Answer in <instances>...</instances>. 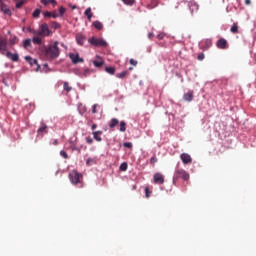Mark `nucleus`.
<instances>
[{"instance_id":"1","label":"nucleus","mask_w":256,"mask_h":256,"mask_svg":"<svg viewBox=\"0 0 256 256\" xmlns=\"http://www.w3.org/2000/svg\"><path fill=\"white\" fill-rule=\"evenodd\" d=\"M44 55L48 61L57 59V57L60 55L59 42L56 41L52 45L44 48Z\"/></svg>"},{"instance_id":"2","label":"nucleus","mask_w":256,"mask_h":256,"mask_svg":"<svg viewBox=\"0 0 256 256\" xmlns=\"http://www.w3.org/2000/svg\"><path fill=\"white\" fill-rule=\"evenodd\" d=\"M69 179L72 185H80V187H83V174L79 173L77 170H72L69 173Z\"/></svg>"},{"instance_id":"3","label":"nucleus","mask_w":256,"mask_h":256,"mask_svg":"<svg viewBox=\"0 0 256 256\" xmlns=\"http://www.w3.org/2000/svg\"><path fill=\"white\" fill-rule=\"evenodd\" d=\"M189 178V173H187V171H185L184 169L180 168L177 169L174 173L173 183H175V181H179V179H183V181H189Z\"/></svg>"},{"instance_id":"4","label":"nucleus","mask_w":256,"mask_h":256,"mask_svg":"<svg viewBox=\"0 0 256 256\" xmlns=\"http://www.w3.org/2000/svg\"><path fill=\"white\" fill-rule=\"evenodd\" d=\"M88 43H90V45H93L94 47H107V41H105L102 38H95V37H91L88 39Z\"/></svg>"},{"instance_id":"5","label":"nucleus","mask_w":256,"mask_h":256,"mask_svg":"<svg viewBox=\"0 0 256 256\" xmlns=\"http://www.w3.org/2000/svg\"><path fill=\"white\" fill-rule=\"evenodd\" d=\"M153 179L156 185H163L165 183V176L159 172L154 174Z\"/></svg>"},{"instance_id":"6","label":"nucleus","mask_w":256,"mask_h":256,"mask_svg":"<svg viewBox=\"0 0 256 256\" xmlns=\"http://www.w3.org/2000/svg\"><path fill=\"white\" fill-rule=\"evenodd\" d=\"M180 159L184 165H189V164L193 163V158H191V155H189L187 153H182L180 155Z\"/></svg>"},{"instance_id":"7","label":"nucleus","mask_w":256,"mask_h":256,"mask_svg":"<svg viewBox=\"0 0 256 256\" xmlns=\"http://www.w3.org/2000/svg\"><path fill=\"white\" fill-rule=\"evenodd\" d=\"M25 61L29 63L30 67H36V71H39V64L37 60L33 59L31 56H25Z\"/></svg>"},{"instance_id":"8","label":"nucleus","mask_w":256,"mask_h":256,"mask_svg":"<svg viewBox=\"0 0 256 256\" xmlns=\"http://www.w3.org/2000/svg\"><path fill=\"white\" fill-rule=\"evenodd\" d=\"M195 97V92L193 90H189L188 92L184 93L183 99L184 101H187L188 103H191Z\"/></svg>"},{"instance_id":"9","label":"nucleus","mask_w":256,"mask_h":256,"mask_svg":"<svg viewBox=\"0 0 256 256\" xmlns=\"http://www.w3.org/2000/svg\"><path fill=\"white\" fill-rule=\"evenodd\" d=\"M40 30L43 34V37H49V35H51V30H49V25H47L46 23L41 24Z\"/></svg>"},{"instance_id":"10","label":"nucleus","mask_w":256,"mask_h":256,"mask_svg":"<svg viewBox=\"0 0 256 256\" xmlns=\"http://www.w3.org/2000/svg\"><path fill=\"white\" fill-rule=\"evenodd\" d=\"M5 51H7V39L4 37H0V53L5 55Z\"/></svg>"},{"instance_id":"11","label":"nucleus","mask_w":256,"mask_h":256,"mask_svg":"<svg viewBox=\"0 0 256 256\" xmlns=\"http://www.w3.org/2000/svg\"><path fill=\"white\" fill-rule=\"evenodd\" d=\"M69 57H70L72 63H74V65H77V63H83V61H84L83 58L79 57V54L70 53Z\"/></svg>"},{"instance_id":"12","label":"nucleus","mask_w":256,"mask_h":256,"mask_svg":"<svg viewBox=\"0 0 256 256\" xmlns=\"http://www.w3.org/2000/svg\"><path fill=\"white\" fill-rule=\"evenodd\" d=\"M216 46L218 47V49H227V40H225V38L219 39L216 43Z\"/></svg>"},{"instance_id":"13","label":"nucleus","mask_w":256,"mask_h":256,"mask_svg":"<svg viewBox=\"0 0 256 256\" xmlns=\"http://www.w3.org/2000/svg\"><path fill=\"white\" fill-rule=\"evenodd\" d=\"M188 7H189L191 13H195V11H199V4H197V2H195V1H190L188 3Z\"/></svg>"},{"instance_id":"14","label":"nucleus","mask_w":256,"mask_h":256,"mask_svg":"<svg viewBox=\"0 0 256 256\" xmlns=\"http://www.w3.org/2000/svg\"><path fill=\"white\" fill-rule=\"evenodd\" d=\"M86 39L87 38L85 37V35H83L81 33L76 34V41H77L78 45H84Z\"/></svg>"},{"instance_id":"15","label":"nucleus","mask_w":256,"mask_h":256,"mask_svg":"<svg viewBox=\"0 0 256 256\" xmlns=\"http://www.w3.org/2000/svg\"><path fill=\"white\" fill-rule=\"evenodd\" d=\"M6 57L8 59H11V61H14V63H17V61H19V54L17 53L13 54L12 52H7Z\"/></svg>"},{"instance_id":"16","label":"nucleus","mask_w":256,"mask_h":256,"mask_svg":"<svg viewBox=\"0 0 256 256\" xmlns=\"http://www.w3.org/2000/svg\"><path fill=\"white\" fill-rule=\"evenodd\" d=\"M1 11L4 13V15H8V17H11L12 15L11 9H9V7H7L5 4H1Z\"/></svg>"},{"instance_id":"17","label":"nucleus","mask_w":256,"mask_h":256,"mask_svg":"<svg viewBox=\"0 0 256 256\" xmlns=\"http://www.w3.org/2000/svg\"><path fill=\"white\" fill-rule=\"evenodd\" d=\"M47 129H48L47 125L42 123V125L39 127L37 131L38 135H41L43 137L44 133L45 134L48 133Z\"/></svg>"},{"instance_id":"18","label":"nucleus","mask_w":256,"mask_h":256,"mask_svg":"<svg viewBox=\"0 0 256 256\" xmlns=\"http://www.w3.org/2000/svg\"><path fill=\"white\" fill-rule=\"evenodd\" d=\"M92 135H93V138L95 139V141H98V142L103 141V138H101V136H100V135H103L102 131H94L92 133Z\"/></svg>"},{"instance_id":"19","label":"nucleus","mask_w":256,"mask_h":256,"mask_svg":"<svg viewBox=\"0 0 256 256\" xmlns=\"http://www.w3.org/2000/svg\"><path fill=\"white\" fill-rule=\"evenodd\" d=\"M119 125V120L117 118H112L109 122V128L110 129H115Z\"/></svg>"},{"instance_id":"20","label":"nucleus","mask_w":256,"mask_h":256,"mask_svg":"<svg viewBox=\"0 0 256 256\" xmlns=\"http://www.w3.org/2000/svg\"><path fill=\"white\" fill-rule=\"evenodd\" d=\"M44 17H53V19H57V17H59V15H57V10H55L53 12L46 11V12H44Z\"/></svg>"},{"instance_id":"21","label":"nucleus","mask_w":256,"mask_h":256,"mask_svg":"<svg viewBox=\"0 0 256 256\" xmlns=\"http://www.w3.org/2000/svg\"><path fill=\"white\" fill-rule=\"evenodd\" d=\"M70 147L72 149V151H78L81 152V148L77 147V142L76 140H70Z\"/></svg>"},{"instance_id":"22","label":"nucleus","mask_w":256,"mask_h":256,"mask_svg":"<svg viewBox=\"0 0 256 256\" xmlns=\"http://www.w3.org/2000/svg\"><path fill=\"white\" fill-rule=\"evenodd\" d=\"M93 27H95V29L98 31H101L103 29V23H101L99 20H96L93 22Z\"/></svg>"},{"instance_id":"23","label":"nucleus","mask_w":256,"mask_h":256,"mask_svg":"<svg viewBox=\"0 0 256 256\" xmlns=\"http://www.w3.org/2000/svg\"><path fill=\"white\" fill-rule=\"evenodd\" d=\"M84 15L87 17L88 21H91L93 18V12L91 11V8H87L84 12Z\"/></svg>"},{"instance_id":"24","label":"nucleus","mask_w":256,"mask_h":256,"mask_svg":"<svg viewBox=\"0 0 256 256\" xmlns=\"http://www.w3.org/2000/svg\"><path fill=\"white\" fill-rule=\"evenodd\" d=\"M32 43H34V45H41V43H43V40L39 36H34L32 38Z\"/></svg>"},{"instance_id":"25","label":"nucleus","mask_w":256,"mask_h":256,"mask_svg":"<svg viewBox=\"0 0 256 256\" xmlns=\"http://www.w3.org/2000/svg\"><path fill=\"white\" fill-rule=\"evenodd\" d=\"M63 89L66 93H71V91H73V87L69 86V82H64Z\"/></svg>"},{"instance_id":"26","label":"nucleus","mask_w":256,"mask_h":256,"mask_svg":"<svg viewBox=\"0 0 256 256\" xmlns=\"http://www.w3.org/2000/svg\"><path fill=\"white\" fill-rule=\"evenodd\" d=\"M67 9H65V7H60L59 11L56 10V15H58V17H63V15H65Z\"/></svg>"},{"instance_id":"27","label":"nucleus","mask_w":256,"mask_h":256,"mask_svg":"<svg viewBox=\"0 0 256 256\" xmlns=\"http://www.w3.org/2000/svg\"><path fill=\"white\" fill-rule=\"evenodd\" d=\"M119 131H121V133H125V131H127V123L125 121L120 122Z\"/></svg>"},{"instance_id":"28","label":"nucleus","mask_w":256,"mask_h":256,"mask_svg":"<svg viewBox=\"0 0 256 256\" xmlns=\"http://www.w3.org/2000/svg\"><path fill=\"white\" fill-rule=\"evenodd\" d=\"M230 31H231V33H234V34L239 33V25L237 23H233Z\"/></svg>"},{"instance_id":"29","label":"nucleus","mask_w":256,"mask_h":256,"mask_svg":"<svg viewBox=\"0 0 256 256\" xmlns=\"http://www.w3.org/2000/svg\"><path fill=\"white\" fill-rule=\"evenodd\" d=\"M127 75H129V71H122V72L116 74V77H118V79H125V77H127Z\"/></svg>"},{"instance_id":"30","label":"nucleus","mask_w":256,"mask_h":256,"mask_svg":"<svg viewBox=\"0 0 256 256\" xmlns=\"http://www.w3.org/2000/svg\"><path fill=\"white\" fill-rule=\"evenodd\" d=\"M32 35H34V37H45V36H43V32H41V29L33 30Z\"/></svg>"},{"instance_id":"31","label":"nucleus","mask_w":256,"mask_h":256,"mask_svg":"<svg viewBox=\"0 0 256 256\" xmlns=\"http://www.w3.org/2000/svg\"><path fill=\"white\" fill-rule=\"evenodd\" d=\"M202 49H209V47H211V45H213V43L211 42V40H205V45L203 46V43L200 44Z\"/></svg>"},{"instance_id":"32","label":"nucleus","mask_w":256,"mask_h":256,"mask_svg":"<svg viewBox=\"0 0 256 256\" xmlns=\"http://www.w3.org/2000/svg\"><path fill=\"white\" fill-rule=\"evenodd\" d=\"M23 47H24V49L31 47V39L28 38V39L24 40Z\"/></svg>"},{"instance_id":"33","label":"nucleus","mask_w":256,"mask_h":256,"mask_svg":"<svg viewBox=\"0 0 256 256\" xmlns=\"http://www.w3.org/2000/svg\"><path fill=\"white\" fill-rule=\"evenodd\" d=\"M105 71L109 73V75H115V67H106Z\"/></svg>"},{"instance_id":"34","label":"nucleus","mask_w":256,"mask_h":256,"mask_svg":"<svg viewBox=\"0 0 256 256\" xmlns=\"http://www.w3.org/2000/svg\"><path fill=\"white\" fill-rule=\"evenodd\" d=\"M39 15H41V9L37 8V9L33 12L32 16H33L35 19H37V18L39 17Z\"/></svg>"},{"instance_id":"35","label":"nucleus","mask_w":256,"mask_h":256,"mask_svg":"<svg viewBox=\"0 0 256 256\" xmlns=\"http://www.w3.org/2000/svg\"><path fill=\"white\" fill-rule=\"evenodd\" d=\"M104 63H105V62H103V61L94 60L93 65H94L95 67H103V64H104Z\"/></svg>"},{"instance_id":"36","label":"nucleus","mask_w":256,"mask_h":256,"mask_svg":"<svg viewBox=\"0 0 256 256\" xmlns=\"http://www.w3.org/2000/svg\"><path fill=\"white\" fill-rule=\"evenodd\" d=\"M129 167V165H127V162H123L120 165V171H127V168Z\"/></svg>"},{"instance_id":"37","label":"nucleus","mask_w":256,"mask_h":256,"mask_svg":"<svg viewBox=\"0 0 256 256\" xmlns=\"http://www.w3.org/2000/svg\"><path fill=\"white\" fill-rule=\"evenodd\" d=\"M60 155L63 157V159H69V154H67L65 150H61Z\"/></svg>"},{"instance_id":"38","label":"nucleus","mask_w":256,"mask_h":256,"mask_svg":"<svg viewBox=\"0 0 256 256\" xmlns=\"http://www.w3.org/2000/svg\"><path fill=\"white\" fill-rule=\"evenodd\" d=\"M157 156H152L151 159H150V163L155 166V163H157Z\"/></svg>"},{"instance_id":"39","label":"nucleus","mask_w":256,"mask_h":256,"mask_svg":"<svg viewBox=\"0 0 256 256\" xmlns=\"http://www.w3.org/2000/svg\"><path fill=\"white\" fill-rule=\"evenodd\" d=\"M123 146L126 147L127 149H131V147H133V143H131V142H125V143L123 144Z\"/></svg>"},{"instance_id":"40","label":"nucleus","mask_w":256,"mask_h":256,"mask_svg":"<svg viewBox=\"0 0 256 256\" xmlns=\"http://www.w3.org/2000/svg\"><path fill=\"white\" fill-rule=\"evenodd\" d=\"M22 5H25V2L19 1L16 3V9H21Z\"/></svg>"},{"instance_id":"41","label":"nucleus","mask_w":256,"mask_h":256,"mask_svg":"<svg viewBox=\"0 0 256 256\" xmlns=\"http://www.w3.org/2000/svg\"><path fill=\"white\" fill-rule=\"evenodd\" d=\"M145 195L147 198L151 197V191H149V187L145 188Z\"/></svg>"},{"instance_id":"42","label":"nucleus","mask_w":256,"mask_h":256,"mask_svg":"<svg viewBox=\"0 0 256 256\" xmlns=\"http://www.w3.org/2000/svg\"><path fill=\"white\" fill-rule=\"evenodd\" d=\"M97 107H99L98 104H94L92 107V113L95 115V113H97Z\"/></svg>"},{"instance_id":"43","label":"nucleus","mask_w":256,"mask_h":256,"mask_svg":"<svg viewBox=\"0 0 256 256\" xmlns=\"http://www.w3.org/2000/svg\"><path fill=\"white\" fill-rule=\"evenodd\" d=\"M197 59H198L199 61H203V60L205 59V54H203V53L199 54L198 57H197Z\"/></svg>"},{"instance_id":"44","label":"nucleus","mask_w":256,"mask_h":256,"mask_svg":"<svg viewBox=\"0 0 256 256\" xmlns=\"http://www.w3.org/2000/svg\"><path fill=\"white\" fill-rule=\"evenodd\" d=\"M130 65H133V67H137V60L130 59Z\"/></svg>"},{"instance_id":"45","label":"nucleus","mask_w":256,"mask_h":256,"mask_svg":"<svg viewBox=\"0 0 256 256\" xmlns=\"http://www.w3.org/2000/svg\"><path fill=\"white\" fill-rule=\"evenodd\" d=\"M125 5H129L130 7L135 5V1H124Z\"/></svg>"},{"instance_id":"46","label":"nucleus","mask_w":256,"mask_h":256,"mask_svg":"<svg viewBox=\"0 0 256 256\" xmlns=\"http://www.w3.org/2000/svg\"><path fill=\"white\" fill-rule=\"evenodd\" d=\"M86 143H88V145H91L93 143V138L86 137Z\"/></svg>"},{"instance_id":"47","label":"nucleus","mask_w":256,"mask_h":256,"mask_svg":"<svg viewBox=\"0 0 256 256\" xmlns=\"http://www.w3.org/2000/svg\"><path fill=\"white\" fill-rule=\"evenodd\" d=\"M91 163H95V159L88 158L87 161H86V164L91 165Z\"/></svg>"},{"instance_id":"48","label":"nucleus","mask_w":256,"mask_h":256,"mask_svg":"<svg viewBox=\"0 0 256 256\" xmlns=\"http://www.w3.org/2000/svg\"><path fill=\"white\" fill-rule=\"evenodd\" d=\"M157 39H160V40L165 39V33L158 34Z\"/></svg>"},{"instance_id":"49","label":"nucleus","mask_w":256,"mask_h":256,"mask_svg":"<svg viewBox=\"0 0 256 256\" xmlns=\"http://www.w3.org/2000/svg\"><path fill=\"white\" fill-rule=\"evenodd\" d=\"M52 26L54 27V29H59V23L57 22H54Z\"/></svg>"},{"instance_id":"50","label":"nucleus","mask_w":256,"mask_h":256,"mask_svg":"<svg viewBox=\"0 0 256 256\" xmlns=\"http://www.w3.org/2000/svg\"><path fill=\"white\" fill-rule=\"evenodd\" d=\"M11 45H15L17 43V38H13L10 40Z\"/></svg>"},{"instance_id":"51","label":"nucleus","mask_w":256,"mask_h":256,"mask_svg":"<svg viewBox=\"0 0 256 256\" xmlns=\"http://www.w3.org/2000/svg\"><path fill=\"white\" fill-rule=\"evenodd\" d=\"M52 145H59V141L57 139L53 140Z\"/></svg>"},{"instance_id":"52","label":"nucleus","mask_w":256,"mask_h":256,"mask_svg":"<svg viewBox=\"0 0 256 256\" xmlns=\"http://www.w3.org/2000/svg\"><path fill=\"white\" fill-rule=\"evenodd\" d=\"M148 37H149V39H153V37H154L153 32H150V33L148 34Z\"/></svg>"},{"instance_id":"53","label":"nucleus","mask_w":256,"mask_h":256,"mask_svg":"<svg viewBox=\"0 0 256 256\" xmlns=\"http://www.w3.org/2000/svg\"><path fill=\"white\" fill-rule=\"evenodd\" d=\"M95 129H97V124L92 125V131H95Z\"/></svg>"},{"instance_id":"54","label":"nucleus","mask_w":256,"mask_h":256,"mask_svg":"<svg viewBox=\"0 0 256 256\" xmlns=\"http://www.w3.org/2000/svg\"><path fill=\"white\" fill-rule=\"evenodd\" d=\"M51 3L53 5V7H55V5H57V2H55V1H52Z\"/></svg>"},{"instance_id":"55","label":"nucleus","mask_w":256,"mask_h":256,"mask_svg":"<svg viewBox=\"0 0 256 256\" xmlns=\"http://www.w3.org/2000/svg\"><path fill=\"white\" fill-rule=\"evenodd\" d=\"M44 5H49V1H44Z\"/></svg>"},{"instance_id":"56","label":"nucleus","mask_w":256,"mask_h":256,"mask_svg":"<svg viewBox=\"0 0 256 256\" xmlns=\"http://www.w3.org/2000/svg\"><path fill=\"white\" fill-rule=\"evenodd\" d=\"M246 5H251V1H246Z\"/></svg>"},{"instance_id":"57","label":"nucleus","mask_w":256,"mask_h":256,"mask_svg":"<svg viewBox=\"0 0 256 256\" xmlns=\"http://www.w3.org/2000/svg\"><path fill=\"white\" fill-rule=\"evenodd\" d=\"M153 7H155V6H149V5H148V9H153Z\"/></svg>"},{"instance_id":"58","label":"nucleus","mask_w":256,"mask_h":256,"mask_svg":"<svg viewBox=\"0 0 256 256\" xmlns=\"http://www.w3.org/2000/svg\"><path fill=\"white\" fill-rule=\"evenodd\" d=\"M129 71H133V67H130V68H129Z\"/></svg>"},{"instance_id":"59","label":"nucleus","mask_w":256,"mask_h":256,"mask_svg":"<svg viewBox=\"0 0 256 256\" xmlns=\"http://www.w3.org/2000/svg\"><path fill=\"white\" fill-rule=\"evenodd\" d=\"M44 67H47V64H44Z\"/></svg>"},{"instance_id":"60","label":"nucleus","mask_w":256,"mask_h":256,"mask_svg":"<svg viewBox=\"0 0 256 256\" xmlns=\"http://www.w3.org/2000/svg\"><path fill=\"white\" fill-rule=\"evenodd\" d=\"M1 5H2V4H1V2H0V7H1Z\"/></svg>"},{"instance_id":"61","label":"nucleus","mask_w":256,"mask_h":256,"mask_svg":"<svg viewBox=\"0 0 256 256\" xmlns=\"http://www.w3.org/2000/svg\"><path fill=\"white\" fill-rule=\"evenodd\" d=\"M42 1H47V0H42Z\"/></svg>"},{"instance_id":"62","label":"nucleus","mask_w":256,"mask_h":256,"mask_svg":"<svg viewBox=\"0 0 256 256\" xmlns=\"http://www.w3.org/2000/svg\"><path fill=\"white\" fill-rule=\"evenodd\" d=\"M49 1H54V0H49Z\"/></svg>"},{"instance_id":"63","label":"nucleus","mask_w":256,"mask_h":256,"mask_svg":"<svg viewBox=\"0 0 256 256\" xmlns=\"http://www.w3.org/2000/svg\"><path fill=\"white\" fill-rule=\"evenodd\" d=\"M14 1H17V0H14Z\"/></svg>"},{"instance_id":"64","label":"nucleus","mask_w":256,"mask_h":256,"mask_svg":"<svg viewBox=\"0 0 256 256\" xmlns=\"http://www.w3.org/2000/svg\"><path fill=\"white\" fill-rule=\"evenodd\" d=\"M246 1H249V0H246Z\"/></svg>"}]
</instances>
